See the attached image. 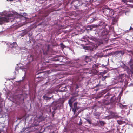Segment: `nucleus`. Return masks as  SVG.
Segmentation results:
<instances>
[{"mask_svg":"<svg viewBox=\"0 0 133 133\" xmlns=\"http://www.w3.org/2000/svg\"><path fill=\"white\" fill-rule=\"evenodd\" d=\"M130 75H118L114 78V81L116 83L122 82L123 81H127L129 80Z\"/></svg>","mask_w":133,"mask_h":133,"instance_id":"nucleus-1","label":"nucleus"},{"mask_svg":"<svg viewBox=\"0 0 133 133\" xmlns=\"http://www.w3.org/2000/svg\"><path fill=\"white\" fill-rule=\"evenodd\" d=\"M11 14H9L4 17H0V25L2 24L3 22H12V19H11Z\"/></svg>","mask_w":133,"mask_h":133,"instance_id":"nucleus-2","label":"nucleus"},{"mask_svg":"<svg viewBox=\"0 0 133 133\" xmlns=\"http://www.w3.org/2000/svg\"><path fill=\"white\" fill-rule=\"evenodd\" d=\"M120 97H118L117 98H115L114 96H113L111 98L110 102L106 103L104 102V104L106 105H108L111 104L112 103L114 105L116 103H118L120 101Z\"/></svg>","mask_w":133,"mask_h":133,"instance_id":"nucleus-3","label":"nucleus"},{"mask_svg":"<svg viewBox=\"0 0 133 133\" xmlns=\"http://www.w3.org/2000/svg\"><path fill=\"white\" fill-rule=\"evenodd\" d=\"M110 8L107 6H105L103 7V9L102 11L105 16L108 17L109 16V12L110 11Z\"/></svg>","mask_w":133,"mask_h":133,"instance_id":"nucleus-4","label":"nucleus"},{"mask_svg":"<svg viewBox=\"0 0 133 133\" xmlns=\"http://www.w3.org/2000/svg\"><path fill=\"white\" fill-rule=\"evenodd\" d=\"M79 2V1L77 0H73L71 3V4L73 5L76 8H77Z\"/></svg>","mask_w":133,"mask_h":133,"instance_id":"nucleus-5","label":"nucleus"},{"mask_svg":"<svg viewBox=\"0 0 133 133\" xmlns=\"http://www.w3.org/2000/svg\"><path fill=\"white\" fill-rule=\"evenodd\" d=\"M90 56H83V60L84 62H85L86 63H87L91 61V59L90 58Z\"/></svg>","mask_w":133,"mask_h":133,"instance_id":"nucleus-6","label":"nucleus"},{"mask_svg":"<svg viewBox=\"0 0 133 133\" xmlns=\"http://www.w3.org/2000/svg\"><path fill=\"white\" fill-rule=\"evenodd\" d=\"M52 72V70H49L45 71H38L37 72L36 75L40 74H43L42 75H45V74H48L51 73Z\"/></svg>","mask_w":133,"mask_h":133,"instance_id":"nucleus-7","label":"nucleus"},{"mask_svg":"<svg viewBox=\"0 0 133 133\" xmlns=\"http://www.w3.org/2000/svg\"><path fill=\"white\" fill-rule=\"evenodd\" d=\"M77 102H75L74 104V107L72 108V111L74 112V114H75L77 111V110H78L79 108L77 107Z\"/></svg>","mask_w":133,"mask_h":133,"instance_id":"nucleus-8","label":"nucleus"},{"mask_svg":"<svg viewBox=\"0 0 133 133\" xmlns=\"http://www.w3.org/2000/svg\"><path fill=\"white\" fill-rule=\"evenodd\" d=\"M9 47L11 48H16L17 46V43L16 42H13V43H9L8 44Z\"/></svg>","mask_w":133,"mask_h":133,"instance_id":"nucleus-9","label":"nucleus"},{"mask_svg":"<svg viewBox=\"0 0 133 133\" xmlns=\"http://www.w3.org/2000/svg\"><path fill=\"white\" fill-rule=\"evenodd\" d=\"M95 42L96 43L97 45H98L102 44L103 43V40L101 39H96V40L95 41Z\"/></svg>","mask_w":133,"mask_h":133,"instance_id":"nucleus-10","label":"nucleus"},{"mask_svg":"<svg viewBox=\"0 0 133 133\" xmlns=\"http://www.w3.org/2000/svg\"><path fill=\"white\" fill-rule=\"evenodd\" d=\"M100 114V113L97 112H94L93 114L94 116H95V117L97 119H99Z\"/></svg>","mask_w":133,"mask_h":133,"instance_id":"nucleus-11","label":"nucleus"},{"mask_svg":"<svg viewBox=\"0 0 133 133\" xmlns=\"http://www.w3.org/2000/svg\"><path fill=\"white\" fill-rule=\"evenodd\" d=\"M99 26H100L99 25H92L88 26V28H89V29L92 30L93 28L98 27Z\"/></svg>","mask_w":133,"mask_h":133,"instance_id":"nucleus-12","label":"nucleus"},{"mask_svg":"<svg viewBox=\"0 0 133 133\" xmlns=\"http://www.w3.org/2000/svg\"><path fill=\"white\" fill-rule=\"evenodd\" d=\"M110 11L109 12V16L111 17V16L113 15H114L115 11H114L112 9H111L110 8Z\"/></svg>","mask_w":133,"mask_h":133,"instance_id":"nucleus-13","label":"nucleus"},{"mask_svg":"<svg viewBox=\"0 0 133 133\" xmlns=\"http://www.w3.org/2000/svg\"><path fill=\"white\" fill-rule=\"evenodd\" d=\"M103 76L104 75H101L100 76L101 79L103 81H104L106 78L109 77V76Z\"/></svg>","mask_w":133,"mask_h":133,"instance_id":"nucleus-14","label":"nucleus"},{"mask_svg":"<svg viewBox=\"0 0 133 133\" xmlns=\"http://www.w3.org/2000/svg\"><path fill=\"white\" fill-rule=\"evenodd\" d=\"M111 95V94L109 93H108L105 95V98L107 99L106 101L109 99V96Z\"/></svg>","mask_w":133,"mask_h":133,"instance_id":"nucleus-15","label":"nucleus"},{"mask_svg":"<svg viewBox=\"0 0 133 133\" xmlns=\"http://www.w3.org/2000/svg\"><path fill=\"white\" fill-rule=\"evenodd\" d=\"M88 38L91 40L95 41L96 40V39L94 37H88Z\"/></svg>","mask_w":133,"mask_h":133,"instance_id":"nucleus-16","label":"nucleus"},{"mask_svg":"<svg viewBox=\"0 0 133 133\" xmlns=\"http://www.w3.org/2000/svg\"><path fill=\"white\" fill-rule=\"evenodd\" d=\"M73 102V101H72L70 100V99H69L68 101V103L69 104V106L71 107H72V104Z\"/></svg>","mask_w":133,"mask_h":133,"instance_id":"nucleus-17","label":"nucleus"},{"mask_svg":"<svg viewBox=\"0 0 133 133\" xmlns=\"http://www.w3.org/2000/svg\"><path fill=\"white\" fill-rule=\"evenodd\" d=\"M119 53H120L122 55L124 54V52H123L121 51H116L115 52V54H119Z\"/></svg>","mask_w":133,"mask_h":133,"instance_id":"nucleus-18","label":"nucleus"},{"mask_svg":"<svg viewBox=\"0 0 133 133\" xmlns=\"http://www.w3.org/2000/svg\"><path fill=\"white\" fill-rule=\"evenodd\" d=\"M129 65L131 67H133V59H131L130 61Z\"/></svg>","mask_w":133,"mask_h":133,"instance_id":"nucleus-19","label":"nucleus"},{"mask_svg":"<svg viewBox=\"0 0 133 133\" xmlns=\"http://www.w3.org/2000/svg\"><path fill=\"white\" fill-rule=\"evenodd\" d=\"M99 123L101 125L103 126L105 124V122L104 121H99Z\"/></svg>","mask_w":133,"mask_h":133,"instance_id":"nucleus-20","label":"nucleus"},{"mask_svg":"<svg viewBox=\"0 0 133 133\" xmlns=\"http://www.w3.org/2000/svg\"><path fill=\"white\" fill-rule=\"evenodd\" d=\"M118 20V18L116 17H113L112 19V21L114 22H116Z\"/></svg>","mask_w":133,"mask_h":133,"instance_id":"nucleus-21","label":"nucleus"},{"mask_svg":"<svg viewBox=\"0 0 133 133\" xmlns=\"http://www.w3.org/2000/svg\"><path fill=\"white\" fill-rule=\"evenodd\" d=\"M85 120L87 121L90 124H92L91 121L90 119H85Z\"/></svg>","mask_w":133,"mask_h":133,"instance_id":"nucleus-22","label":"nucleus"},{"mask_svg":"<svg viewBox=\"0 0 133 133\" xmlns=\"http://www.w3.org/2000/svg\"><path fill=\"white\" fill-rule=\"evenodd\" d=\"M53 97V96H52L51 97H48L46 96H43L44 97H45V98H46V100H50Z\"/></svg>","mask_w":133,"mask_h":133,"instance_id":"nucleus-23","label":"nucleus"},{"mask_svg":"<svg viewBox=\"0 0 133 133\" xmlns=\"http://www.w3.org/2000/svg\"><path fill=\"white\" fill-rule=\"evenodd\" d=\"M70 99V100L73 101V102H74L76 100V99L75 98V97L73 96L71 97V98Z\"/></svg>","mask_w":133,"mask_h":133,"instance_id":"nucleus-24","label":"nucleus"},{"mask_svg":"<svg viewBox=\"0 0 133 133\" xmlns=\"http://www.w3.org/2000/svg\"><path fill=\"white\" fill-rule=\"evenodd\" d=\"M60 45H61V47L62 48H64L65 47V46L64 45V44L62 43H61L60 44Z\"/></svg>","mask_w":133,"mask_h":133,"instance_id":"nucleus-25","label":"nucleus"},{"mask_svg":"<svg viewBox=\"0 0 133 133\" xmlns=\"http://www.w3.org/2000/svg\"><path fill=\"white\" fill-rule=\"evenodd\" d=\"M106 72V71L105 70L104 72H101L99 75H103L105 74Z\"/></svg>","mask_w":133,"mask_h":133,"instance_id":"nucleus-26","label":"nucleus"},{"mask_svg":"<svg viewBox=\"0 0 133 133\" xmlns=\"http://www.w3.org/2000/svg\"><path fill=\"white\" fill-rule=\"evenodd\" d=\"M108 90H103L102 92V95H103L106 92H107Z\"/></svg>","mask_w":133,"mask_h":133,"instance_id":"nucleus-27","label":"nucleus"},{"mask_svg":"<svg viewBox=\"0 0 133 133\" xmlns=\"http://www.w3.org/2000/svg\"><path fill=\"white\" fill-rule=\"evenodd\" d=\"M52 109L54 111L52 112V113L53 114L54 112H55V111L57 109V108L56 107H54L52 108Z\"/></svg>","mask_w":133,"mask_h":133,"instance_id":"nucleus-28","label":"nucleus"},{"mask_svg":"<svg viewBox=\"0 0 133 133\" xmlns=\"http://www.w3.org/2000/svg\"><path fill=\"white\" fill-rule=\"evenodd\" d=\"M119 107L121 108V109L123 108L124 107H125V106L122 104H120Z\"/></svg>","mask_w":133,"mask_h":133,"instance_id":"nucleus-29","label":"nucleus"},{"mask_svg":"<svg viewBox=\"0 0 133 133\" xmlns=\"http://www.w3.org/2000/svg\"><path fill=\"white\" fill-rule=\"evenodd\" d=\"M122 2L124 3H127L128 2V0H122Z\"/></svg>","mask_w":133,"mask_h":133,"instance_id":"nucleus-30","label":"nucleus"},{"mask_svg":"<svg viewBox=\"0 0 133 133\" xmlns=\"http://www.w3.org/2000/svg\"><path fill=\"white\" fill-rule=\"evenodd\" d=\"M15 76L14 75V77H13L10 78L9 79L10 80H13L15 78Z\"/></svg>","mask_w":133,"mask_h":133,"instance_id":"nucleus-31","label":"nucleus"},{"mask_svg":"<svg viewBox=\"0 0 133 133\" xmlns=\"http://www.w3.org/2000/svg\"><path fill=\"white\" fill-rule=\"evenodd\" d=\"M50 45L49 44H48L47 45V49H48V50L49 49V48H50Z\"/></svg>","mask_w":133,"mask_h":133,"instance_id":"nucleus-32","label":"nucleus"},{"mask_svg":"<svg viewBox=\"0 0 133 133\" xmlns=\"http://www.w3.org/2000/svg\"><path fill=\"white\" fill-rule=\"evenodd\" d=\"M47 94H52V92L50 91H48V92H47Z\"/></svg>","mask_w":133,"mask_h":133,"instance_id":"nucleus-33","label":"nucleus"},{"mask_svg":"<svg viewBox=\"0 0 133 133\" xmlns=\"http://www.w3.org/2000/svg\"><path fill=\"white\" fill-rule=\"evenodd\" d=\"M25 130V129L24 128H23L22 130L21 131V133L23 132Z\"/></svg>","mask_w":133,"mask_h":133,"instance_id":"nucleus-34","label":"nucleus"},{"mask_svg":"<svg viewBox=\"0 0 133 133\" xmlns=\"http://www.w3.org/2000/svg\"><path fill=\"white\" fill-rule=\"evenodd\" d=\"M133 28H132V27L131 26V27H130V29H129V30H133Z\"/></svg>","mask_w":133,"mask_h":133,"instance_id":"nucleus-35","label":"nucleus"},{"mask_svg":"<svg viewBox=\"0 0 133 133\" xmlns=\"http://www.w3.org/2000/svg\"><path fill=\"white\" fill-rule=\"evenodd\" d=\"M94 20H95V19L94 18H93V20L92 21H91L90 22L91 23H92L93 22V21Z\"/></svg>","mask_w":133,"mask_h":133,"instance_id":"nucleus-36","label":"nucleus"},{"mask_svg":"<svg viewBox=\"0 0 133 133\" xmlns=\"http://www.w3.org/2000/svg\"><path fill=\"white\" fill-rule=\"evenodd\" d=\"M132 1V0H128V2H131Z\"/></svg>","mask_w":133,"mask_h":133,"instance_id":"nucleus-37","label":"nucleus"},{"mask_svg":"<svg viewBox=\"0 0 133 133\" xmlns=\"http://www.w3.org/2000/svg\"><path fill=\"white\" fill-rule=\"evenodd\" d=\"M133 83H131L130 85V86H133Z\"/></svg>","mask_w":133,"mask_h":133,"instance_id":"nucleus-38","label":"nucleus"},{"mask_svg":"<svg viewBox=\"0 0 133 133\" xmlns=\"http://www.w3.org/2000/svg\"><path fill=\"white\" fill-rule=\"evenodd\" d=\"M55 114V112H54L53 114L52 113V116H54V114Z\"/></svg>","mask_w":133,"mask_h":133,"instance_id":"nucleus-39","label":"nucleus"},{"mask_svg":"<svg viewBox=\"0 0 133 133\" xmlns=\"http://www.w3.org/2000/svg\"><path fill=\"white\" fill-rule=\"evenodd\" d=\"M50 112H51V111L50 109Z\"/></svg>","mask_w":133,"mask_h":133,"instance_id":"nucleus-40","label":"nucleus"},{"mask_svg":"<svg viewBox=\"0 0 133 133\" xmlns=\"http://www.w3.org/2000/svg\"><path fill=\"white\" fill-rule=\"evenodd\" d=\"M22 81V80H20L19 81H17L18 82H21V81Z\"/></svg>","mask_w":133,"mask_h":133,"instance_id":"nucleus-41","label":"nucleus"},{"mask_svg":"<svg viewBox=\"0 0 133 133\" xmlns=\"http://www.w3.org/2000/svg\"><path fill=\"white\" fill-rule=\"evenodd\" d=\"M102 35H103V36H104V35H105V34H104V35H103V34H102Z\"/></svg>","mask_w":133,"mask_h":133,"instance_id":"nucleus-42","label":"nucleus"},{"mask_svg":"<svg viewBox=\"0 0 133 133\" xmlns=\"http://www.w3.org/2000/svg\"><path fill=\"white\" fill-rule=\"evenodd\" d=\"M48 15H46V16H44V17L46 16H48Z\"/></svg>","mask_w":133,"mask_h":133,"instance_id":"nucleus-43","label":"nucleus"},{"mask_svg":"<svg viewBox=\"0 0 133 133\" xmlns=\"http://www.w3.org/2000/svg\"><path fill=\"white\" fill-rule=\"evenodd\" d=\"M9 1H13V0H9Z\"/></svg>","mask_w":133,"mask_h":133,"instance_id":"nucleus-44","label":"nucleus"},{"mask_svg":"<svg viewBox=\"0 0 133 133\" xmlns=\"http://www.w3.org/2000/svg\"><path fill=\"white\" fill-rule=\"evenodd\" d=\"M95 74V75H97L98 74Z\"/></svg>","mask_w":133,"mask_h":133,"instance_id":"nucleus-45","label":"nucleus"},{"mask_svg":"<svg viewBox=\"0 0 133 133\" xmlns=\"http://www.w3.org/2000/svg\"><path fill=\"white\" fill-rule=\"evenodd\" d=\"M95 71V72H97V71L96 70H95V71H94V72Z\"/></svg>","mask_w":133,"mask_h":133,"instance_id":"nucleus-46","label":"nucleus"},{"mask_svg":"<svg viewBox=\"0 0 133 133\" xmlns=\"http://www.w3.org/2000/svg\"><path fill=\"white\" fill-rule=\"evenodd\" d=\"M121 75H124V74H121Z\"/></svg>","mask_w":133,"mask_h":133,"instance_id":"nucleus-47","label":"nucleus"},{"mask_svg":"<svg viewBox=\"0 0 133 133\" xmlns=\"http://www.w3.org/2000/svg\"><path fill=\"white\" fill-rule=\"evenodd\" d=\"M105 32V31H103V32H102V33H103V32Z\"/></svg>","mask_w":133,"mask_h":133,"instance_id":"nucleus-48","label":"nucleus"},{"mask_svg":"<svg viewBox=\"0 0 133 133\" xmlns=\"http://www.w3.org/2000/svg\"><path fill=\"white\" fill-rule=\"evenodd\" d=\"M75 68V67H74V68Z\"/></svg>","mask_w":133,"mask_h":133,"instance_id":"nucleus-49","label":"nucleus"},{"mask_svg":"<svg viewBox=\"0 0 133 133\" xmlns=\"http://www.w3.org/2000/svg\"><path fill=\"white\" fill-rule=\"evenodd\" d=\"M81 77V75H79Z\"/></svg>","mask_w":133,"mask_h":133,"instance_id":"nucleus-50","label":"nucleus"},{"mask_svg":"<svg viewBox=\"0 0 133 133\" xmlns=\"http://www.w3.org/2000/svg\"><path fill=\"white\" fill-rule=\"evenodd\" d=\"M18 71V70H16V71Z\"/></svg>","mask_w":133,"mask_h":133,"instance_id":"nucleus-51","label":"nucleus"},{"mask_svg":"<svg viewBox=\"0 0 133 133\" xmlns=\"http://www.w3.org/2000/svg\"><path fill=\"white\" fill-rule=\"evenodd\" d=\"M69 75L68 74L66 75Z\"/></svg>","mask_w":133,"mask_h":133,"instance_id":"nucleus-52","label":"nucleus"},{"mask_svg":"<svg viewBox=\"0 0 133 133\" xmlns=\"http://www.w3.org/2000/svg\"><path fill=\"white\" fill-rule=\"evenodd\" d=\"M7 1H8V0H7Z\"/></svg>","mask_w":133,"mask_h":133,"instance_id":"nucleus-53","label":"nucleus"},{"mask_svg":"<svg viewBox=\"0 0 133 133\" xmlns=\"http://www.w3.org/2000/svg\"><path fill=\"white\" fill-rule=\"evenodd\" d=\"M133 0H132V1Z\"/></svg>","mask_w":133,"mask_h":133,"instance_id":"nucleus-54","label":"nucleus"},{"mask_svg":"<svg viewBox=\"0 0 133 133\" xmlns=\"http://www.w3.org/2000/svg\"><path fill=\"white\" fill-rule=\"evenodd\" d=\"M0 133H1L0 132Z\"/></svg>","mask_w":133,"mask_h":133,"instance_id":"nucleus-55","label":"nucleus"}]
</instances>
